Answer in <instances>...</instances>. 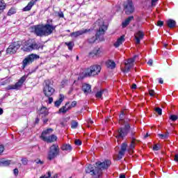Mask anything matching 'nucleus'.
Masks as SVG:
<instances>
[{"instance_id": "nucleus-1", "label": "nucleus", "mask_w": 178, "mask_h": 178, "mask_svg": "<svg viewBox=\"0 0 178 178\" xmlns=\"http://www.w3.org/2000/svg\"><path fill=\"white\" fill-rule=\"evenodd\" d=\"M111 163L112 162H111V160H105L103 162L98 161L95 163L96 166L88 165L86 168L85 170L86 173H90L92 176H95V178H99L102 175V170L108 169V168L111 166Z\"/></svg>"}, {"instance_id": "nucleus-2", "label": "nucleus", "mask_w": 178, "mask_h": 178, "mask_svg": "<svg viewBox=\"0 0 178 178\" xmlns=\"http://www.w3.org/2000/svg\"><path fill=\"white\" fill-rule=\"evenodd\" d=\"M130 119L126 118V113L124 111H122L120 114V120L119 123L121 126L116 131H115V137L116 138H124L129 134L130 130H131V126H130Z\"/></svg>"}, {"instance_id": "nucleus-3", "label": "nucleus", "mask_w": 178, "mask_h": 178, "mask_svg": "<svg viewBox=\"0 0 178 178\" xmlns=\"http://www.w3.org/2000/svg\"><path fill=\"white\" fill-rule=\"evenodd\" d=\"M94 26L96 30V35L95 36L88 38L87 42L88 44H94L96 40L104 41V37L102 35H104V34H105V31L108 30V26L105 25V22H104V19H97Z\"/></svg>"}, {"instance_id": "nucleus-4", "label": "nucleus", "mask_w": 178, "mask_h": 178, "mask_svg": "<svg viewBox=\"0 0 178 178\" xmlns=\"http://www.w3.org/2000/svg\"><path fill=\"white\" fill-rule=\"evenodd\" d=\"M21 49L24 52H31L35 49H44V45H38L35 42H32L31 40H27L23 42Z\"/></svg>"}, {"instance_id": "nucleus-5", "label": "nucleus", "mask_w": 178, "mask_h": 178, "mask_svg": "<svg viewBox=\"0 0 178 178\" xmlns=\"http://www.w3.org/2000/svg\"><path fill=\"white\" fill-rule=\"evenodd\" d=\"M60 154L59 145L54 144L49 147V150L47 154V159L48 161H53L56 156H58Z\"/></svg>"}, {"instance_id": "nucleus-6", "label": "nucleus", "mask_w": 178, "mask_h": 178, "mask_svg": "<svg viewBox=\"0 0 178 178\" xmlns=\"http://www.w3.org/2000/svg\"><path fill=\"white\" fill-rule=\"evenodd\" d=\"M54 92L55 89L52 87V83H51V81H44L43 93L45 97H51V95H54Z\"/></svg>"}, {"instance_id": "nucleus-7", "label": "nucleus", "mask_w": 178, "mask_h": 178, "mask_svg": "<svg viewBox=\"0 0 178 178\" xmlns=\"http://www.w3.org/2000/svg\"><path fill=\"white\" fill-rule=\"evenodd\" d=\"M26 79L27 75H24L15 85H9L6 88V90H7V91H9L10 90H20V88H22V86H23V83Z\"/></svg>"}, {"instance_id": "nucleus-8", "label": "nucleus", "mask_w": 178, "mask_h": 178, "mask_svg": "<svg viewBox=\"0 0 178 178\" xmlns=\"http://www.w3.org/2000/svg\"><path fill=\"white\" fill-rule=\"evenodd\" d=\"M37 59H40V56L37 54H32L26 56L22 61L23 69L29 66V65H31V63H33L34 60H37Z\"/></svg>"}, {"instance_id": "nucleus-9", "label": "nucleus", "mask_w": 178, "mask_h": 178, "mask_svg": "<svg viewBox=\"0 0 178 178\" xmlns=\"http://www.w3.org/2000/svg\"><path fill=\"white\" fill-rule=\"evenodd\" d=\"M123 8L126 15H131L134 13V4H133V1L127 0L123 3Z\"/></svg>"}, {"instance_id": "nucleus-10", "label": "nucleus", "mask_w": 178, "mask_h": 178, "mask_svg": "<svg viewBox=\"0 0 178 178\" xmlns=\"http://www.w3.org/2000/svg\"><path fill=\"white\" fill-rule=\"evenodd\" d=\"M101 72V67L98 65L91 66L86 72L85 77H91V76H97Z\"/></svg>"}, {"instance_id": "nucleus-11", "label": "nucleus", "mask_w": 178, "mask_h": 178, "mask_svg": "<svg viewBox=\"0 0 178 178\" xmlns=\"http://www.w3.org/2000/svg\"><path fill=\"white\" fill-rule=\"evenodd\" d=\"M22 42L20 41L11 43L6 49V54H9L10 55H13V54H16V52H17V49L20 48Z\"/></svg>"}, {"instance_id": "nucleus-12", "label": "nucleus", "mask_w": 178, "mask_h": 178, "mask_svg": "<svg viewBox=\"0 0 178 178\" xmlns=\"http://www.w3.org/2000/svg\"><path fill=\"white\" fill-rule=\"evenodd\" d=\"M34 33L38 37H42L43 35H45L44 25H36L34 26Z\"/></svg>"}, {"instance_id": "nucleus-13", "label": "nucleus", "mask_w": 178, "mask_h": 178, "mask_svg": "<svg viewBox=\"0 0 178 178\" xmlns=\"http://www.w3.org/2000/svg\"><path fill=\"white\" fill-rule=\"evenodd\" d=\"M44 29V34L45 35H50L54 33V30L56 29V26H51V25H43Z\"/></svg>"}, {"instance_id": "nucleus-14", "label": "nucleus", "mask_w": 178, "mask_h": 178, "mask_svg": "<svg viewBox=\"0 0 178 178\" xmlns=\"http://www.w3.org/2000/svg\"><path fill=\"white\" fill-rule=\"evenodd\" d=\"M91 29H82L70 34L71 37H74L75 38L79 37V35H83V34H86V33H90Z\"/></svg>"}, {"instance_id": "nucleus-15", "label": "nucleus", "mask_w": 178, "mask_h": 178, "mask_svg": "<svg viewBox=\"0 0 178 178\" xmlns=\"http://www.w3.org/2000/svg\"><path fill=\"white\" fill-rule=\"evenodd\" d=\"M126 151H127V143H123L121 145V149L119 152V159H122L123 156H124V154H126Z\"/></svg>"}, {"instance_id": "nucleus-16", "label": "nucleus", "mask_w": 178, "mask_h": 178, "mask_svg": "<svg viewBox=\"0 0 178 178\" xmlns=\"http://www.w3.org/2000/svg\"><path fill=\"white\" fill-rule=\"evenodd\" d=\"M136 44H140L141 40L144 38V32L143 31H138L135 36Z\"/></svg>"}, {"instance_id": "nucleus-17", "label": "nucleus", "mask_w": 178, "mask_h": 178, "mask_svg": "<svg viewBox=\"0 0 178 178\" xmlns=\"http://www.w3.org/2000/svg\"><path fill=\"white\" fill-rule=\"evenodd\" d=\"M82 91L87 95L91 92V86L90 84L85 83L82 86Z\"/></svg>"}, {"instance_id": "nucleus-18", "label": "nucleus", "mask_w": 178, "mask_h": 178, "mask_svg": "<svg viewBox=\"0 0 178 178\" xmlns=\"http://www.w3.org/2000/svg\"><path fill=\"white\" fill-rule=\"evenodd\" d=\"M37 1L38 0H31L28 5L23 8L24 12H29V10H31V8H33V6H34V5L35 4V2H37Z\"/></svg>"}, {"instance_id": "nucleus-19", "label": "nucleus", "mask_w": 178, "mask_h": 178, "mask_svg": "<svg viewBox=\"0 0 178 178\" xmlns=\"http://www.w3.org/2000/svg\"><path fill=\"white\" fill-rule=\"evenodd\" d=\"M54 131V129L51 128H49L44 131H43L41 134L40 138L44 141V138H47V134H51Z\"/></svg>"}, {"instance_id": "nucleus-20", "label": "nucleus", "mask_w": 178, "mask_h": 178, "mask_svg": "<svg viewBox=\"0 0 178 178\" xmlns=\"http://www.w3.org/2000/svg\"><path fill=\"white\" fill-rule=\"evenodd\" d=\"M49 114V113H48V109L46 107H42L40 110L39 115L42 118H46Z\"/></svg>"}, {"instance_id": "nucleus-21", "label": "nucleus", "mask_w": 178, "mask_h": 178, "mask_svg": "<svg viewBox=\"0 0 178 178\" xmlns=\"http://www.w3.org/2000/svg\"><path fill=\"white\" fill-rule=\"evenodd\" d=\"M123 42H124V35H122L117 40V41L114 43V47H115V48H119V47H120Z\"/></svg>"}, {"instance_id": "nucleus-22", "label": "nucleus", "mask_w": 178, "mask_h": 178, "mask_svg": "<svg viewBox=\"0 0 178 178\" xmlns=\"http://www.w3.org/2000/svg\"><path fill=\"white\" fill-rule=\"evenodd\" d=\"M56 140H58V137L53 134L47 138H44L43 141H46V143H54V141H56Z\"/></svg>"}, {"instance_id": "nucleus-23", "label": "nucleus", "mask_w": 178, "mask_h": 178, "mask_svg": "<svg viewBox=\"0 0 178 178\" xmlns=\"http://www.w3.org/2000/svg\"><path fill=\"white\" fill-rule=\"evenodd\" d=\"M60 148L62 151H65V152H72V149H73V147L70 144H64Z\"/></svg>"}, {"instance_id": "nucleus-24", "label": "nucleus", "mask_w": 178, "mask_h": 178, "mask_svg": "<svg viewBox=\"0 0 178 178\" xmlns=\"http://www.w3.org/2000/svg\"><path fill=\"white\" fill-rule=\"evenodd\" d=\"M131 20H134V16H130L128 18H127L124 22H122V27L124 29V27H127L129 24H130V22Z\"/></svg>"}, {"instance_id": "nucleus-25", "label": "nucleus", "mask_w": 178, "mask_h": 178, "mask_svg": "<svg viewBox=\"0 0 178 178\" xmlns=\"http://www.w3.org/2000/svg\"><path fill=\"white\" fill-rule=\"evenodd\" d=\"M63 99H65V96L63 95H60L59 99L56 100L54 102V106H56V108H59V106H60V104H62V102H63Z\"/></svg>"}, {"instance_id": "nucleus-26", "label": "nucleus", "mask_w": 178, "mask_h": 178, "mask_svg": "<svg viewBox=\"0 0 178 178\" xmlns=\"http://www.w3.org/2000/svg\"><path fill=\"white\" fill-rule=\"evenodd\" d=\"M166 24L168 27H169L170 29H173V27H176V21L172 19L167 20Z\"/></svg>"}, {"instance_id": "nucleus-27", "label": "nucleus", "mask_w": 178, "mask_h": 178, "mask_svg": "<svg viewBox=\"0 0 178 178\" xmlns=\"http://www.w3.org/2000/svg\"><path fill=\"white\" fill-rule=\"evenodd\" d=\"M129 133V138L132 141H136V131H134V128H131Z\"/></svg>"}, {"instance_id": "nucleus-28", "label": "nucleus", "mask_w": 178, "mask_h": 178, "mask_svg": "<svg viewBox=\"0 0 178 178\" xmlns=\"http://www.w3.org/2000/svg\"><path fill=\"white\" fill-rule=\"evenodd\" d=\"M134 66V65H130V64H128L127 63H125V67L122 70V72L124 73H129V72H130V69H131V67H133Z\"/></svg>"}, {"instance_id": "nucleus-29", "label": "nucleus", "mask_w": 178, "mask_h": 178, "mask_svg": "<svg viewBox=\"0 0 178 178\" xmlns=\"http://www.w3.org/2000/svg\"><path fill=\"white\" fill-rule=\"evenodd\" d=\"M69 103H66L65 106H63L62 108H60L58 111L59 113H66L69 109H70V107L66 108Z\"/></svg>"}, {"instance_id": "nucleus-30", "label": "nucleus", "mask_w": 178, "mask_h": 178, "mask_svg": "<svg viewBox=\"0 0 178 178\" xmlns=\"http://www.w3.org/2000/svg\"><path fill=\"white\" fill-rule=\"evenodd\" d=\"M158 136L161 138V140H166L169 138V133L168 131L165 134H159Z\"/></svg>"}, {"instance_id": "nucleus-31", "label": "nucleus", "mask_w": 178, "mask_h": 178, "mask_svg": "<svg viewBox=\"0 0 178 178\" xmlns=\"http://www.w3.org/2000/svg\"><path fill=\"white\" fill-rule=\"evenodd\" d=\"M108 67H110V69H115V67H116L115 61L109 60L108 63Z\"/></svg>"}, {"instance_id": "nucleus-32", "label": "nucleus", "mask_w": 178, "mask_h": 178, "mask_svg": "<svg viewBox=\"0 0 178 178\" xmlns=\"http://www.w3.org/2000/svg\"><path fill=\"white\" fill-rule=\"evenodd\" d=\"M65 45L68 47V49L70 51H72V49H73V47H74V42H65Z\"/></svg>"}, {"instance_id": "nucleus-33", "label": "nucleus", "mask_w": 178, "mask_h": 178, "mask_svg": "<svg viewBox=\"0 0 178 178\" xmlns=\"http://www.w3.org/2000/svg\"><path fill=\"white\" fill-rule=\"evenodd\" d=\"M6 8V3H5V1L3 0H1L0 1V10H5V8Z\"/></svg>"}, {"instance_id": "nucleus-34", "label": "nucleus", "mask_w": 178, "mask_h": 178, "mask_svg": "<svg viewBox=\"0 0 178 178\" xmlns=\"http://www.w3.org/2000/svg\"><path fill=\"white\" fill-rule=\"evenodd\" d=\"M135 141H136V140H131V144H130V145H129V149H128V151H129V152L131 151L132 149H134L135 145H136Z\"/></svg>"}, {"instance_id": "nucleus-35", "label": "nucleus", "mask_w": 178, "mask_h": 178, "mask_svg": "<svg viewBox=\"0 0 178 178\" xmlns=\"http://www.w3.org/2000/svg\"><path fill=\"white\" fill-rule=\"evenodd\" d=\"M102 94H104V90L97 91L95 94L96 98H102Z\"/></svg>"}, {"instance_id": "nucleus-36", "label": "nucleus", "mask_w": 178, "mask_h": 178, "mask_svg": "<svg viewBox=\"0 0 178 178\" xmlns=\"http://www.w3.org/2000/svg\"><path fill=\"white\" fill-rule=\"evenodd\" d=\"M15 13H16V9H15V8H11L8 10L7 15H8V16H12V15H15Z\"/></svg>"}, {"instance_id": "nucleus-37", "label": "nucleus", "mask_w": 178, "mask_h": 178, "mask_svg": "<svg viewBox=\"0 0 178 178\" xmlns=\"http://www.w3.org/2000/svg\"><path fill=\"white\" fill-rule=\"evenodd\" d=\"M77 126H79V122H77V121L73 120L71 123L72 129H77Z\"/></svg>"}, {"instance_id": "nucleus-38", "label": "nucleus", "mask_w": 178, "mask_h": 178, "mask_svg": "<svg viewBox=\"0 0 178 178\" xmlns=\"http://www.w3.org/2000/svg\"><path fill=\"white\" fill-rule=\"evenodd\" d=\"M93 53L95 55H99V54H101V50L99 49V47H96L92 50Z\"/></svg>"}, {"instance_id": "nucleus-39", "label": "nucleus", "mask_w": 178, "mask_h": 178, "mask_svg": "<svg viewBox=\"0 0 178 178\" xmlns=\"http://www.w3.org/2000/svg\"><path fill=\"white\" fill-rule=\"evenodd\" d=\"M1 165L2 166H9V165H10V161H2L1 163Z\"/></svg>"}, {"instance_id": "nucleus-40", "label": "nucleus", "mask_w": 178, "mask_h": 178, "mask_svg": "<svg viewBox=\"0 0 178 178\" xmlns=\"http://www.w3.org/2000/svg\"><path fill=\"white\" fill-rule=\"evenodd\" d=\"M155 112H156V113H158V115H162V108H159V107H156L154 108Z\"/></svg>"}, {"instance_id": "nucleus-41", "label": "nucleus", "mask_w": 178, "mask_h": 178, "mask_svg": "<svg viewBox=\"0 0 178 178\" xmlns=\"http://www.w3.org/2000/svg\"><path fill=\"white\" fill-rule=\"evenodd\" d=\"M170 119L172 120V122H176V120L178 119V116L176 115H170Z\"/></svg>"}, {"instance_id": "nucleus-42", "label": "nucleus", "mask_w": 178, "mask_h": 178, "mask_svg": "<svg viewBox=\"0 0 178 178\" xmlns=\"http://www.w3.org/2000/svg\"><path fill=\"white\" fill-rule=\"evenodd\" d=\"M49 177H51V172H50V171H49L44 175H42L40 178H49Z\"/></svg>"}, {"instance_id": "nucleus-43", "label": "nucleus", "mask_w": 178, "mask_h": 178, "mask_svg": "<svg viewBox=\"0 0 178 178\" xmlns=\"http://www.w3.org/2000/svg\"><path fill=\"white\" fill-rule=\"evenodd\" d=\"M134 58H129V59H128V60H127V64L128 65H134Z\"/></svg>"}, {"instance_id": "nucleus-44", "label": "nucleus", "mask_w": 178, "mask_h": 178, "mask_svg": "<svg viewBox=\"0 0 178 178\" xmlns=\"http://www.w3.org/2000/svg\"><path fill=\"white\" fill-rule=\"evenodd\" d=\"M52 19H49L47 21V24H45L46 26H54V24H52Z\"/></svg>"}, {"instance_id": "nucleus-45", "label": "nucleus", "mask_w": 178, "mask_h": 178, "mask_svg": "<svg viewBox=\"0 0 178 178\" xmlns=\"http://www.w3.org/2000/svg\"><path fill=\"white\" fill-rule=\"evenodd\" d=\"M75 145H81L82 143L81 140L76 139L74 142Z\"/></svg>"}, {"instance_id": "nucleus-46", "label": "nucleus", "mask_w": 178, "mask_h": 178, "mask_svg": "<svg viewBox=\"0 0 178 178\" xmlns=\"http://www.w3.org/2000/svg\"><path fill=\"white\" fill-rule=\"evenodd\" d=\"M22 164H24V165H27V163H28V160H27V159L24 158V159H22Z\"/></svg>"}, {"instance_id": "nucleus-47", "label": "nucleus", "mask_w": 178, "mask_h": 178, "mask_svg": "<svg viewBox=\"0 0 178 178\" xmlns=\"http://www.w3.org/2000/svg\"><path fill=\"white\" fill-rule=\"evenodd\" d=\"M35 163H37V165H44V161H41V160H35Z\"/></svg>"}, {"instance_id": "nucleus-48", "label": "nucleus", "mask_w": 178, "mask_h": 178, "mask_svg": "<svg viewBox=\"0 0 178 178\" xmlns=\"http://www.w3.org/2000/svg\"><path fill=\"white\" fill-rule=\"evenodd\" d=\"M149 94L150 97H154V95H155V91L154 90H149Z\"/></svg>"}, {"instance_id": "nucleus-49", "label": "nucleus", "mask_w": 178, "mask_h": 178, "mask_svg": "<svg viewBox=\"0 0 178 178\" xmlns=\"http://www.w3.org/2000/svg\"><path fill=\"white\" fill-rule=\"evenodd\" d=\"M3 151H5V147H3V145H0V155H1V154H2V152H3Z\"/></svg>"}, {"instance_id": "nucleus-50", "label": "nucleus", "mask_w": 178, "mask_h": 178, "mask_svg": "<svg viewBox=\"0 0 178 178\" xmlns=\"http://www.w3.org/2000/svg\"><path fill=\"white\" fill-rule=\"evenodd\" d=\"M58 17H65V15H63V12L60 11L57 13Z\"/></svg>"}, {"instance_id": "nucleus-51", "label": "nucleus", "mask_w": 178, "mask_h": 178, "mask_svg": "<svg viewBox=\"0 0 178 178\" xmlns=\"http://www.w3.org/2000/svg\"><path fill=\"white\" fill-rule=\"evenodd\" d=\"M13 173H14L15 176H17V175H19V170L17 168L14 169Z\"/></svg>"}, {"instance_id": "nucleus-52", "label": "nucleus", "mask_w": 178, "mask_h": 178, "mask_svg": "<svg viewBox=\"0 0 178 178\" xmlns=\"http://www.w3.org/2000/svg\"><path fill=\"white\" fill-rule=\"evenodd\" d=\"M153 151H159V146H158L157 145H155L153 147Z\"/></svg>"}, {"instance_id": "nucleus-53", "label": "nucleus", "mask_w": 178, "mask_h": 178, "mask_svg": "<svg viewBox=\"0 0 178 178\" xmlns=\"http://www.w3.org/2000/svg\"><path fill=\"white\" fill-rule=\"evenodd\" d=\"M158 0H152V6H155Z\"/></svg>"}, {"instance_id": "nucleus-54", "label": "nucleus", "mask_w": 178, "mask_h": 178, "mask_svg": "<svg viewBox=\"0 0 178 178\" xmlns=\"http://www.w3.org/2000/svg\"><path fill=\"white\" fill-rule=\"evenodd\" d=\"M157 25H158L159 27H162V26H163V22H162V21H158Z\"/></svg>"}, {"instance_id": "nucleus-55", "label": "nucleus", "mask_w": 178, "mask_h": 178, "mask_svg": "<svg viewBox=\"0 0 178 178\" xmlns=\"http://www.w3.org/2000/svg\"><path fill=\"white\" fill-rule=\"evenodd\" d=\"M49 98V102L48 104H52V102H54V98L50 97H47Z\"/></svg>"}, {"instance_id": "nucleus-56", "label": "nucleus", "mask_w": 178, "mask_h": 178, "mask_svg": "<svg viewBox=\"0 0 178 178\" xmlns=\"http://www.w3.org/2000/svg\"><path fill=\"white\" fill-rule=\"evenodd\" d=\"M76 105H77V102H76V101H73V102H72V104H71V106H72V108H74V106H76Z\"/></svg>"}, {"instance_id": "nucleus-57", "label": "nucleus", "mask_w": 178, "mask_h": 178, "mask_svg": "<svg viewBox=\"0 0 178 178\" xmlns=\"http://www.w3.org/2000/svg\"><path fill=\"white\" fill-rule=\"evenodd\" d=\"M89 56L90 57V58H94V56H96V55L93 53V51H90V53H89Z\"/></svg>"}, {"instance_id": "nucleus-58", "label": "nucleus", "mask_w": 178, "mask_h": 178, "mask_svg": "<svg viewBox=\"0 0 178 178\" xmlns=\"http://www.w3.org/2000/svg\"><path fill=\"white\" fill-rule=\"evenodd\" d=\"M153 63L154 61L152 60V59H149L147 62V65H149V66H152Z\"/></svg>"}, {"instance_id": "nucleus-59", "label": "nucleus", "mask_w": 178, "mask_h": 178, "mask_svg": "<svg viewBox=\"0 0 178 178\" xmlns=\"http://www.w3.org/2000/svg\"><path fill=\"white\" fill-rule=\"evenodd\" d=\"M42 120L44 124L48 122V118H42Z\"/></svg>"}, {"instance_id": "nucleus-60", "label": "nucleus", "mask_w": 178, "mask_h": 178, "mask_svg": "<svg viewBox=\"0 0 178 178\" xmlns=\"http://www.w3.org/2000/svg\"><path fill=\"white\" fill-rule=\"evenodd\" d=\"M174 161H175V162H178V154H175Z\"/></svg>"}, {"instance_id": "nucleus-61", "label": "nucleus", "mask_w": 178, "mask_h": 178, "mask_svg": "<svg viewBox=\"0 0 178 178\" xmlns=\"http://www.w3.org/2000/svg\"><path fill=\"white\" fill-rule=\"evenodd\" d=\"M131 88H132L133 90H136V89L137 88V85H136V83H134V84L132 85V86H131Z\"/></svg>"}, {"instance_id": "nucleus-62", "label": "nucleus", "mask_w": 178, "mask_h": 178, "mask_svg": "<svg viewBox=\"0 0 178 178\" xmlns=\"http://www.w3.org/2000/svg\"><path fill=\"white\" fill-rule=\"evenodd\" d=\"M159 83L160 84H163V79H162V78H159Z\"/></svg>"}, {"instance_id": "nucleus-63", "label": "nucleus", "mask_w": 178, "mask_h": 178, "mask_svg": "<svg viewBox=\"0 0 178 178\" xmlns=\"http://www.w3.org/2000/svg\"><path fill=\"white\" fill-rule=\"evenodd\" d=\"M120 178H126V175H120Z\"/></svg>"}, {"instance_id": "nucleus-64", "label": "nucleus", "mask_w": 178, "mask_h": 178, "mask_svg": "<svg viewBox=\"0 0 178 178\" xmlns=\"http://www.w3.org/2000/svg\"><path fill=\"white\" fill-rule=\"evenodd\" d=\"M51 178H58V174H55L54 177H51Z\"/></svg>"}]
</instances>
